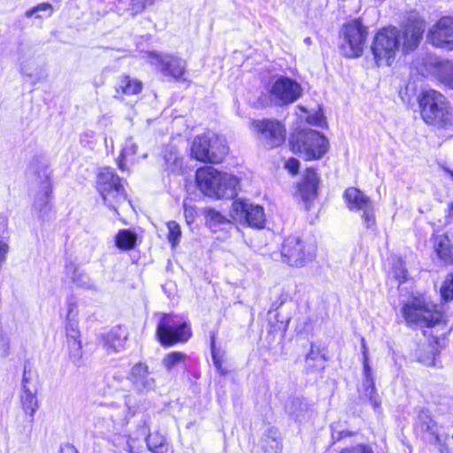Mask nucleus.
Masks as SVG:
<instances>
[{"label": "nucleus", "mask_w": 453, "mask_h": 453, "mask_svg": "<svg viewBox=\"0 0 453 453\" xmlns=\"http://www.w3.org/2000/svg\"><path fill=\"white\" fill-rule=\"evenodd\" d=\"M183 208H184V216H185L186 222L188 225H191L195 221V219H196V210L192 206H188L186 203H184Z\"/></svg>", "instance_id": "obj_45"}, {"label": "nucleus", "mask_w": 453, "mask_h": 453, "mask_svg": "<svg viewBox=\"0 0 453 453\" xmlns=\"http://www.w3.org/2000/svg\"><path fill=\"white\" fill-rule=\"evenodd\" d=\"M250 202L245 199H235L231 205L229 216L231 219L236 223L245 225L247 221V214L249 213Z\"/></svg>", "instance_id": "obj_25"}, {"label": "nucleus", "mask_w": 453, "mask_h": 453, "mask_svg": "<svg viewBox=\"0 0 453 453\" xmlns=\"http://www.w3.org/2000/svg\"><path fill=\"white\" fill-rule=\"evenodd\" d=\"M142 89V83L130 76L125 75L119 79L115 90L118 96H133L141 93Z\"/></svg>", "instance_id": "obj_20"}, {"label": "nucleus", "mask_w": 453, "mask_h": 453, "mask_svg": "<svg viewBox=\"0 0 453 453\" xmlns=\"http://www.w3.org/2000/svg\"><path fill=\"white\" fill-rule=\"evenodd\" d=\"M205 216L208 220L214 224H223L229 222V220L223 214L211 208L206 209Z\"/></svg>", "instance_id": "obj_42"}, {"label": "nucleus", "mask_w": 453, "mask_h": 453, "mask_svg": "<svg viewBox=\"0 0 453 453\" xmlns=\"http://www.w3.org/2000/svg\"><path fill=\"white\" fill-rule=\"evenodd\" d=\"M78 314L77 303L73 298H70L66 304L65 320H78Z\"/></svg>", "instance_id": "obj_43"}, {"label": "nucleus", "mask_w": 453, "mask_h": 453, "mask_svg": "<svg viewBox=\"0 0 453 453\" xmlns=\"http://www.w3.org/2000/svg\"><path fill=\"white\" fill-rule=\"evenodd\" d=\"M301 111L306 112L305 109H303V107H300Z\"/></svg>", "instance_id": "obj_58"}, {"label": "nucleus", "mask_w": 453, "mask_h": 453, "mask_svg": "<svg viewBox=\"0 0 453 453\" xmlns=\"http://www.w3.org/2000/svg\"><path fill=\"white\" fill-rule=\"evenodd\" d=\"M403 314L408 323L416 324L426 329L424 335L432 337L436 344L444 334L443 314L423 297H414L403 307Z\"/></svg>", "instance_id": "obj_2"}, {"label": "nucleus", "mask_w": 453, "mask_h": 453, "mask_svg": "<svg viewBox=\"0 0 453 453\" xmlns=\"http://www.w3.org/2000/svg\"><path fill=\"white\" fill-rule=\"evenodd\" d=\"M434 249L441 261L447 264L453 262V245L451 244L448 235H434Z\"/></svg>", "instance_id": "obj_21"}, {"label": "nucleus", "mask_w": 453, "mask_h": 453, "mask_svg": "<svg viewBox=\"0 0 453 453\" xmlns=\"http://www.w3.org/2000/svg\"><path fill=\"white\" fill-rule=\"evenodd\" d=\"M418 427L422 431L427 433L431 439L435 441H441V434L439 433V426L437 423L430 417L427 411H422L418 414Z\"/></svg>", "instance_id": "obj_24"}, {"label": "nucleus", "mask_w": 453, "mask_h": 453, "mask_svg": "<svg viewBox=\"0 0 453 453\" xmlns=\"http://www.w3.org/2000/svg\"><path fill=\"white\" fill-rule=\"evenodd\" d=\"M157 334L163 345L186 342L191 336L189 326L177 315H164L157 328Z\"/></svg>", "instance_id": "obj_9"}, {"label": "nucleus", "mask_w": 453, "mask_h": 453, "mask_svg": "<svg viewBox=\"0 0 453 453\" xmlns=\"http://www.w3.org/2000/svg\"><path fill=\"white\" fill-rule=\"evenodd\" d=\"M367 28L360 20L354 19L347 23L342 28L343 42L342 50L349 58L360 57L364 51Z\"/></svg>", "instance_id": "obj_10"}, {"label": "nucleus", "mask_w": 453, "mask_h": 453, "mask_svg": "<svg viewBox=\"0 0 453 453\" xmlns=\"http://www.w3.org/2000/svg\"><path fill=\"white\" fill-rule=\"evenodd\" d=\"M96 137V134L93 131L88 130L81 134V142L83 144H88L89 142H94Z\"/></svg>", "instance_id": "obj_49"}, {"label": "nucleus", "mask_w": 453, "mask_h": 453, "mask_svg": "<svg viewBox=\"0 0 453 453\" xmlns=\"http://www.w3.org/2000/svg\"><path fill=\"white\" fill-rule=\"evenodd\" d=\"M65 329L66 340L81 338L78 320H65Z\"/></svg>", "instance_id": "obj_38"}, {"label": "nucleus", "mask_w": 453, "mask_h": 453, "mask_svg": "<svg viewBox=\"0 0 453 453\" xmlns=\"http://www.w3.org/2000/svg\"><path fill=\"white\" fill-rule=\"evenodd\" d=\"M252 129L257 133L260 141L266 146L274 148L285 142L286 130L284 126L275 119L252 120Z\"/></svg>", "instance_id": "obj_13"}, {"label": "nucleus", "mask_w": 453, "mask_h": 453, "mask_svg": "<svg viewBox=\"0 0 453 453\" xmlns=\"http://www.w3.org/2000/svg\"><path fill=\"white\" fill-rule=\"evenodd\" d=\"M290 150L305 160H317L329 150V141L321 133L304 129L293 134L289 140Z\"/></svg>", "instance_id": "obj_5"}, {"label": "nucleus", "mask_w": 453, "mask_h": 453, "mask_svg": "<svg viewBox=\"0 0 453 453\" xmlns=\"http://www.w3.org/2000/svg\"><path fill=\"white\" fill-rule=\"evenodd\" d=\"M344 199L349 210L362 211L361 219L367 228L375 225L374 205L370 197L358 188H349L344 192Z\"/></svg>", "instance_id": "obj_14"}, {"label": "nucleus", "mask_w": 453, "mask_h": 453, "mask_svg": "<svg viewBox=\"0 0 453 453\" xmlns=\"http://www.w3.org/2000/svg\"><path fill=\"white\" fill-rule=\"evenodd\" d=\"M437 355L438 349L432 344L423 346L417 353L418 361L427 366L435 365V357Z\"/></svg>", "instance_id": "obj_31"}, {"label": "nucleus", "mask_w": 453, "mask_h": 453, "mask_svg": "<svg viewBox=\"0 0 453 453\" xmlns=\"http://www.w3.org/2000/svg\"><path fill=\"white\" fill-rule=\"evenodd\" d=\"M425 30L424 21L416 16L409 19L402 30L395 27L379 30L373 37L371 50L378 66H390L397 54L414 50Z\"/></svg>", "instance_id": "obj_1"}, {"label": "nucleus", "mask_w": 453, "mask_h": 453, "mask_svg": "<svg viewBox=\"0 0 453 453\" xmlns=\"http://www.w3.org/2000/svg\"><path fill=\"white\" fill-rule=\"evenodd\" d=\"M319 178L314 169L306 170L302 181L298 184L296 196L300 198L307 210L317 198V186Z\"/></svg>", "instance_id": "obj_17"}, {"label": "nucleus", "mask_w": 453, "mask_h": 453, "mask_svg": "<svg viewBox=\"0 0 453 453\" xmlns=\"http://www.w3.org/2000/svg\"><path fill=\"white\" fill-rule=\"evenodd\" d=\"M265 216L263 207L250 203L245 225L256 228H263L265 226Z\"/></svg>", "instance_id": "obj_27"}, {"label": "nucleus", "mask_w": 453, "mask_h": 453, "mask_svg": "<svg viewBox=\"0 0 453 453\" xmlns=\"http://www.w3.org/2000/svg\"><path fill=\"white\" fill-rule=\"evenodd\" d=\"M211 356H212V361H213V364L215 365V367L217 368V370L221 373V374H225L226 373V371L222 368V361H221V358L218 356V354L216 353V350L214 349V347L212 346V349H211Z\"/></svg>", "instance_id": "obj_48"}, {"label": "nucleus", "mask_w": 453, "mask_h": 453, "mask_svg": "<svg viewBox=\"0 0 453 453\" xmlns=\"http://www.w3.org/2000/svg\"><path fill=\"white\" fill-rule=\"evenodd\" d=\"M127 445L129 453H143L142 439L138 436L129 435Z\"/></svg>", "instance_id": "obj_40"}, {"label": "nucleus", "mask_w": 453, "mask_h": 453, "mask_svg": "<svg viewBox=\"0 0 453 453\" xmlns=\"http://www.w3.org/2000/svg\"><path fill=\"white\" fill-rule=\"evenodd\" d=\"M164 157L166 165H168V168L171 171L176 172L180 169L181 159L179 157L178 151L174 148L171 147L168 149Z\"/></svg>", "instance_id": "obj_36"}, {"label": "nucleus", "mask_w": 453, "mask_h": 453, "mask_svg": "<svg viewBox=\"0 0 453 453\" xmlns=\"http://www.w3.org/2000/svg\"><path fill=\"white\" fill-rule=\"evenodd\" d=\"M60 453H78L73 446L66 444L60 449Z\"/></svg>", "instance_id": "obj_52"}, {"label": "nucleus", "mask_w": 453, "mask_h": 453, "mask_svg": "<svg viewBox=\"0 0 453 453\" xmlns=\"http://www.w3.org/2000/svg\"><path fill=\"white\" fill-rule=\"evenodd\" d=\"M196 183L205 196L216 198H233L237 195L240 180L235 175L206 166L196 171Z\"/></svg>", "instance_id": "obj_3"}, {"label": "nucleus", "mask_w": 453, "mask_h": 453, "mask_svg": "<svg viewBox=\"0 0 453 453\" xmlns=\"http://www.w3.org/2000/svg\"><path fill=\"white\" fill-rule=\"evenodd\" d=\"M306 121L313 126H322L324 123V117L321 112L317 111L314 114L307 116Z\"/></svg>", "instance_id": "obj_46"}, {"label": "nucleus", "mask_w": 453, "mask_h": 453, "mask_svg": "<svg viewBox=\"0 0 453 453\" xmlns=\"http://www.w3.org/2000/svg\"><path fill=\"white\" fill-rule=\"evenodd\" d=\"M361 347L363 352V367H364V376L365 380L363 381V395L367 397L372 405V407L376 410L380 406V399L377 394V390L375 388L374 381L372 377L371 367L368 364V348L365 343L364 338L361 341Z\"/></svg>", "instance_id": "obj_19"}, {"label": "nucleus", "mask_w": 453, "mask_h": 453, "mask_svg": "<svg viewBox=\"0 0 453 453\" xmlns=\"http://www.w3.org/2000/svg\"><path fill=\"white\" fill-rule=\"evenodd\" d=\"M394 277L400 282H404L407 280V271L403 265L402 259H397L393 265Z\"/></svg>", "instance_id": "obj_41"}, {"label": "nucleus", "mask_w": 453, "mask_h": 453, "mask_svg": "<svg viewBox=\"0 0 453 453\" xmlns=\"http://www.w3.org/2000/svg\"><path fill=\"white\" fill-rule=\"evenodd\" d=\"M149 56L150 58V63L153 65L160 68L163 72L171 75L174 79L181 78L185 73L186 62L181 58L162 56L155 52H150Z\"/></svg>", "instance_id": "obj_18"}, {"label": "nucleus", "mask_w": 453, "mask_h": 453, "mask_svg": "<svg viewBox=\"0 0 453 453\" xmlns=\"http://www.w3.org/2000/svg\"><path fill=\"white\" fill-rule=\"evenodd\" d=\"M149 450L152 453H167L169 447L165 437L158 432L151 433L146 438Z\"/></svg>", "instance_id": "obj_28"}, {"label": "nucleus", "mask_w": 453, "mask_h": 453, "mask_svg": "<svg viewBox=\"0 0 453 453\" xmlns=\"http://www.w3.org/2000/svg\"><path fill=\"white\" fill-rule=\"evenodd\" d=\"M127 379L134 389L141 393L154 391L157 387L156 380L150 372L149 366L142 362L136 363L132 366Z\"/></svg>", "instance_id": "obj_16"}, {"label": "nucleus", "mask_w": 453, "mask_h": 453, "mask_svg": "<svg viewBox=\"0 0 453 453\" xmlns=\"http://www.w3.org/2000/svg\"><path fill=\"white\" fill-rule=\"evenodd\" d=\"M53 13V7L50 4L42 3L37 6L26 12V16L30 18L35 16L37 19L50 17Z\"/></svg>", "instance_id": "obj_34"}, {"label": "nucleus", "mask_w": 453, "mask_h": 453, "mask_svg": "<svg viewBox=\"0 0 453 453\" xmlns=\"http://www.w3.org/2000/svg\"><path fill=\"white\" fill-rule=\"evenodd\" d=\"M137 152V145L132 141L131 138L127 139L124 147L121 150L120 155L118 159V165L121 171L127 169V162H134V156Z\"/></svg>", "instance_id": "obj_26"}, {"label": "nucleus", "mask_w": 453, "mask_h": 453, "mask_svg": "<svg viewBox=\"0 0 453 453\" xmlns=\"http://www.w3.org/2000/svg\"><path fill=\"white\" fill-rule=\"evenodd\" d=\"M267 92L272 103L276 105L289 104L296 101L303 93L301 85L287 77H279L268 85Z\"/></svg>", "instance_id": "obj_11"}, {"label": "nucleus", "mask_w": 453, "mask_h": 453, "mask_svg": "<svg viewBox=\"0 0 453 453\" xmlns=\"http://www.w3.org/2000/svg\"><path fill=\"white\" fill-rule=\"evenodd\" d=\"M441 298L446 301L453 300V273L444 279L440 289Z\"/></svg>", "instance_id": "obj_37"}, {"label": "nucleus", "mask_w": 453, "mask_h": 453, "mask_svg": "<svg viewBox=\"0 0 453 453\" xmlns=\"http://www.w3.org/2000/svg\"><path fill=\"white\" fill-rule=\"evenodd\" d=\"M126 340V331L121 328H115L104 337V344L108 350L117 352L124 349Z\"/></svg>", "instance_id": "obj_23"}, {"label": "nucleus", "mask_w": 453, "mask_h": 453, "mask_svg": "<svg viewBox=\"0 0 453 453\" xmlns=\"http://www.w3.org/2000/svg\"><path fill=\"white\" fill-rule=\"evenodd\" d=\"M226 152L224 141L212 132L198 135L191 146V156L202 162L219 163Z\"/></svg>", "instance_id": "obj_6"}, {"label": "nucleus", "mask_w": 453, "mask_h": 453, "mask_svg": "<svg viewBox=\"0 0 453 453\" xmlns=\"http://www.w3.org/2000/svg\"><path fill=\"white\" fill-rule=\"evenodd\" d=\"M136 242V235L129 230H120L115 237V242L120 250L133 249Z\"/></svg>", "instance_id": "obj_30"}, {"label": "nucleus", "mask_w": 453, "mask_h": 453, "mask_svg": "<svg viewBox=\"0 0 453 453\" xmlns=\"http://www.w3.org/2000/svg\"><path fill=\"white\" fill-rule=\"evenodd\" d=\"M300 162L296 158L290 157L285 163V168L292 174L298 173Z\"/></svg>", "instance_id": "obj_47"}, {"label": "nucleus", "mask_w": 453, "mask_h": 453, "mask_svg": "<svg viewBox=\"0 0 453 453\" xmlns=\"http://www.w3.org/2000/svg\"><path fill=\"white\" fill-rule=\"evenodd\" d=\"M155 0H131L130 12L133 16L142 12L147 7L151 6Z\"/></svg>", "instance_id": "obj_39"}, {"label": "nucleus", "mask_w": 453, "mask_h": 453, "mask_svg": "<svg viewBox=\"0 0 453 453\" xmlns=\"http://www.w3.org/2000/svg\"><path fill=\"white\" fill-rule=\"evenodd\" d=\"M19 401L21 408L26 415L33 421L34 416L39 408V401L37 398V390H20Z\"/></svg>", "instance_id": "obj_22"}, {"label": "nucleus", "mask_w": 453, "mask_h": 453, "mask_svg": "<svg viewBox=\"0 0 453 453\" xmlns=\"http://www.w3.org/2000/svg\"><path fill=\"white\" fill-rule=\"evenodd\" d=\"M449 173H450L451 177L453 178V172L452 171H449Z\"/></svg>", "instance_id": "obj_57"}, {"label": "nucleus", "mask_w": 453, "mask_h": 453, "mask_svg": "<svg viewBox=\"0 0 453 453\" xmlns=\"http://www.w3.org/2000/svg\"><path fill=\"white\" fill-rule=\"evenodd\" d=\"M125 403H126V406H127V408L128 409L129 413H130V414H132V415H134V414L135 413V411H136L135 407H134V406H133V407H132V406L130 405V403H129V400H128V399H126V402H125Z\"/></svg>", "instance_id": "obj_53"}, {"label": "nucleus", "mask_w": 453, "mask_h": 453, "mask_svg": "<svg viewBox=\"0 0 453 453\" xmlns=\"http://www.w3.org/2000/svg\"><path fill=\"white\" fill-rule=\"evenodd\" d=\"M188 359V357L187 354L180 351H173L163 357L162 365L168 372H171L180 365H186Z\"/></svg>", "instance_id": "obj_29"}, {"label": "nucleus", "mask_w": 453, "mask_h": 453, "mask_svg": "<svg viewBox=\"0 0 453 453\" xmlns=\"http://www.w3.org/2000/svg\"><path fill=\"white\" fill-rule=\"evenodd\" d=\"M449 215L453 216V202L449 204Z\"/></svg>", "instance_id": "obj_54"}, {"label": "nucleus", "mask_w": 453, "mask_h": 453, "mask_svg": "<svg viewBox=\"0 0 453 453\" xmlns=\"http://www.w3.org/2000/svg\"><path fill=\"white\" fill-rule=\"evenodd\" d=\"M340 453H372V450L367 446L358 444L354 447L345 448Z\"/></svg>", "instance_id": "obj_44"}, {"label": "nucleus", "mask_w": 453, "mask_h": 453, "mask_svg": "<svg viewBox=\"0 0 453 453\" xmlns=\"http://www.w3.org/2000/svg\"><path fill=\"white\" fill-rule=\"evenodd\" d=\"M418 105L420 115L428 125L441 127L451 121L452 112L447 98L434 89L422 90Z\"/></svg>", "instance_id": "obj_4"}, {"label": "nucleus", "mask_w": 453, "mask_h": 453, "mask_svg": "<svg viewBox=\"0 0 453 453\" xmlns=\"http://www.w3.org/2000/svg\"><path fill=\"white\" fill-rule=\"evenodd\" d=\"M271 452L270 453H279L281 449V445L279 441L276 439L273 440V445L271 446Z\"/></svg>", "instance_id": "obj_51"}, {"label": "nucleus", "mask_w": 453, "mask_h": 453, "mask_svg": "<svg viewBox=\"0 0 453 453\" xmlns=\"http://www.w3.org/2000/svg\"><path fill=\"white\" fill-rule=\"evenodd\" d=\"M96 188L104 203L115 211L116 205L127 199L121 180L111 168L105 167L100 170Z\"/></svg>", "instance_id": "obj_8"}, {"label": "nucleus", "mask_w": 453, "mask_h": 453, "mask_svg": "<svg viewBox=\"0 0 453 453\" xmlns=\"http://www.w3.org/2000/svg\"><path fill=\"white\" fill-rule=\"evenodd\" d=\"M447 439L448 435H442L441 441H433L438 447L440 453H450L449 449L446 446L445 443Z\"/></svg>", "instance_id": "obj_50"}, {"label": "nucleus", "mask_w": 453, "mask_h": 453, "mask_svg": "<svg viewBox=\"0 0 453 453\" xmlns=\"http://www.w3.org/2000/svg\"><path fill=\"white\" fill-rule=\"evenodd\" d=\"M427 38L436 47L453 50V19L449 17L441 19L431 27Z\"/></svg>", "instance_id": "obj_15"}, {"label": "nucleus", "mask_w": 453, "mask_h": 453, "mask_svg": "<svg viewBox=\"0 0 453 453\" xmlns=\"http://www.w3.org/2000/svg\"><path fill=\"white\" fill-rule=\"evenodd\" d=\"M416 67L422 75H431L444 86L453 89V62L428 55Z\"/></svg>", "instance_id": "obj_12"}, {"label": "nucleus", "mask_w": 453, "mask_h": 453, "mask_svg": "<svg viewBox=\"0 0 453 453\" xmlns=\"http://www.w3.org/2000/svg\"><path fill=\"white\" fill-rule=\"evenodd\" d=\"M69 357L75 365H80L83 355L80 339L66 340Z\"/></svg>", "instance_id": "obj_32"}, {"label": "nucleus", "mask_w": 453, "mask_h": 453, "mask_svg": "<svg viewBox=\"0 0 453 453\" xmlns=\"http://www.w3.org/2000/svg\"><path fill=\"white\" fill-rule=\"evenodd\" d=\"M307 358H308V359H310V358H311V359L315 358V357H314V352H313V349H311V352L307 355Z\"/></svg>", "instance_id": "obj_55"}, {"label": "nucleus", "mask_w": 453, "mask_h": 453, "mask_svg": "<svg viewBox=\"0 0 453 453\" xmlns=\"http://www.w3.org/2000/svg\"><path fill=\"white\" fill-rule=\"evenodd\" d=\"M166 226L168 229L167 239L172 247L175 248L179 244L181 237L180 226L173 220L167 222Z\"/></svg>", "instance_id": "obj_35"}, {"label": "nucleus", "mask_w": 453, "mask_h": 453, "mask_svg": "<svg viewBox=\"0 0 453 453\" xmlns=\"http://www.w3.org/2000/svg\"><path fill=\"white\" fill-rule=\"evenodd\" d=\"M21 71H22V73H27V75H30L29 73H27L25 71V68H24V67H21Z\"/></svg>", "instance_id": "obj_56"}, {"label": "nucleus", "mask_w": 453, "mask_h": 453, "mask_svg": "<svg viewBox=\"0 0 453 453\" xmlns=\"http://www.w3.org/2000/svg\"><path fill=\"white\" fill-rule=\"evenodd\" d=\"M281 256L288 265L303 267L315 258L316 247L297 236H288L282 243Z\"/></svg>", "instance_id": "obj_7"}, {"label": "nucleus", "mask_w": 453, "mask_h": 453, "mask_svg": "<svg viewBox=\"0 0 453 453\" xmlns=\"http://www.w3.org/2000/svg\"><path fill=\"white\" fill-rule=\"evenodd\" d=\"M37 390V374L27 365H25L20 390Z\"/></svg>", "instance_id": "obj_33"}]
</instances>
